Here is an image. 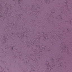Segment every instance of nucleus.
<instances>
[{
	"mask_svg": "<svg viewBox=\"0 0 72 72\" xmlns=\"http://www.w3.org/2000/svg\"><path fill=\"white\" fill-rule=\"evenodd\" d=\"M18 1H21V0H18Z\"/></svg>",
	"mask_w": 72,
	"mask_h": 72,
	"instance_id": "1",
	"label": "nucleus"
}]
</instances>
